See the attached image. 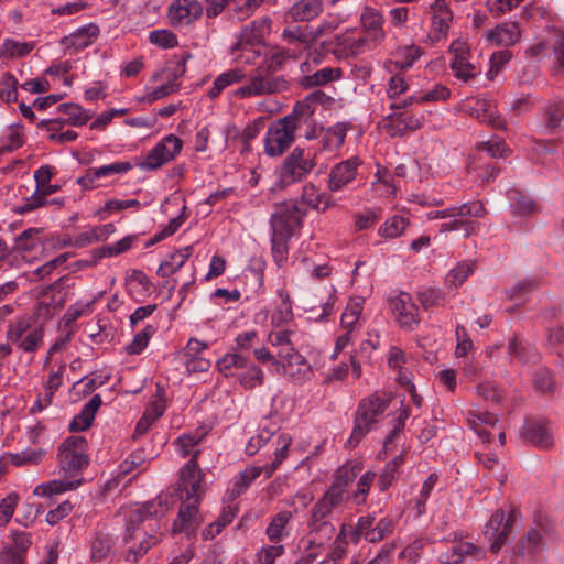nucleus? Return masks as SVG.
<instances>
[{
	"label": "nucleus",
	"instance_id": "nucleus-14",
	"mask_svg": "<svg viewBox=\"0 0 564 564\" xmlns=\"http://www.w3.org/2000/svg\"><path fill=\"white\" fill-rule=\"evenodd\" d=\"M514 522L513 511L506 517V512L502 509L496 510L487 525L485 534L491 542L490 551L497 554L501 547L506 544L507 539L511 532Z\"/></svg>",
	"mask_w": 564,
	"mask_h": 564
},
{
	"label": "nucleus",
	"instance_id": "nucleus-15",
	"mask_svg": "<svg viewBox=\"0 0 564 564\" xmlns=\"http://www.w3.org/2000/svg\"><path fill=\"white\" fill-rule=\"evenodd\" d=\"M361 163L358 156H351L332 166L327 178L328 191L336 193L351 185L357 180Z\"/></svg>",
	"mask_w": 564,
	"mask_h": 564
},
{
	"label": "nucleus",
	"instance_id": "nucleus-34",
	"mask_svg": "<svg viewBox=\"0 0 564 564\" xmlns=\"http://www.w3.org/2000/svg\"><path fill=\"white\" fill-rule=\"evenodd\" d=\"M282 367L285 375L299 382L308 380L313 375L311 365L299 351L293 354V357Z\"/></svg>",
	"mask_w": 564,
	"mask_h": 564
},
{
	"label": "nucleus",
	"instance_id": "nucleus-10",
	"mask_svg": "<svg viewBox=\"0 0 564 564\" xmlns=\"http://www.w3.org/2000/svg\"><path fill=\"white\" fill-rule=\"evenodd\" d=\"M305 215L306 209L302 208L299 202L279 204L270 217L271 232L293 237L294 232L302 227Z\"/></svg>",
	"mask_w": 564,
	"mask_h": 564
},
{
	"label": "nucleus",
	"instance_id": "nucleus-2",
	"mask_svg": "<svg viewBox=\"0 0 564 564\" xmlns=\"http://www.w3.org/2000/svg\"><path fill=\"white\" fill-rule=\"evenodd\" d=\"M272 20L270 17H262L245 25L237 36V42L231 46V55L241 63H253L261 53L254 47L264 42L270 34Z\"/></svg>",
	"mask_w": 564,
	"mask_h": 564
},
{
	"label": "nucleus",
	"instance_id": "nucleus-46",
	"mask_svg": "<svg viewBox=\"0 0 564 564\" xmlns=\"http://www.w3.org/2000/svg\"><path fill=\"white\" fill-rule=\"evenodd\" d=\"M545 128L551 132L558 129L564 121V100H554L544 108Z\"/></svg>",
	"mask_w": 564,
	"mask_h": 564
},
{
	"label": "nucleus",
	"instance_id": "nucleus-9",
	"mask_svg": "<svg viewBox=\"0 0 564 564\" xmlns=\"http://www.w3.org/2000/svg\"><path fill=\"white\" fill-rule=\"evenodd\" d=\"M379 43L362 35L360 37L351 36L350 32L337 34L328 42H323V47L330 51L337 59H348L365 54L373 50Z\"/></svg>",
	"mask_w": 564,
	"mask_h": 564
},
{
	"label": "nucleus",
	"instance_id": "nucleus-36",
	"mask_svg": "<svg viewBox=\"0 0 564 564\" xmlns=\"http://www.w3.org/2000/svg\"><path fill=\"white\" fill-rule=\"evenodd\" d=\"M246 73L242 68H234L221 73L216 77L212 87L208 90V97L212 99L217 98L225 88L230 85L240 83L245 79Z\"/></svg>",
	"mask_w": 564,
	"mask_h": 564
},
{
	"label": "nucleus",
	"instance_id": "nucleus-59",
	"mask_svg": "<svg viewBox=\"0 0 564 564\" xmlns=\"http://www.w3.org/2000/svg\"><path fill=\"white\" fill-rule=\"evenodd\" d=\"M149 40L153 45L162 48H173L177 46V36L170 30H154L150 32Z\"/></svg>",
	"mask_w": 564,
	"mask_h": 564
},
{
	"label": "nucleus",
	"instance_id": "nucleus-24",
	"mask_svg": "<svg viewBox=\"0 0 564 564\" xmlns=\"http://www.w3.org/2000/svg\"><path fill=\"white\" fill-rule=\"evenodd\" d=\"M522 436L525 442L547 448L552 445L547 422L544 420H527L522 427Z\"/></svg>",
	"mask_w": 564,
	"mask_h": 564
},
{
	"label": "nucleus",
	"instance_id": "nucleus-8",
	"mask_svg": "<svg viewBox=\"0 0 564 564\" xmlns=\"http://www.w3.org/2000/svg\"><path fill=\"white\" fill-rule=\"evenodd\" d=\"M169 495H159L153 500L143 505L137 506L131 509L128 514L127 528L123 535V541L128 544L132 539L137 538L141 531V524L152 518L163 517L169 509L170 499Z\"/></svg>",
	"mask_w": 564,
	"mask_h": 564
},
{
	"label": "nucleus",
	"instance_id": "nucleus-40",
	"mask_svg": "<svg viewBox=\"0 0 564 564\" xmlns=\"http://www.w3.org/2000/svg\"><path fill=\"white\" fill-rule=\"evenodd\" d=\"M445 0H435V3L432 6L434 9L433 15V31L434 33H438L435 39L440 40L442 36L447 34L449 29V22L452 21V12L444 7Z\"/></svg>",
	"mask_w": 564,
	"mask_h": 564
},
{
	"label": "nucleus",
	"instance_id": "nucleus-17",
	"mask_svg": "<svg viewBox=\"0 0 564 564\" xmlns=\"http://www.w3.org/2000/svg\"><path fill=\"white\" fill-rule=\"evenodd\" d=\"M391 304L401 327L414 329L419 326L421 322L419 307L410 293L401 292L395 299L391 300Z\"/></svg>",
	"mask_w": 564,
	"mask_h": 564
},
{
	"label": "nucleus",
	"instance_id": "nucleus-30",
	"mask_svg": "<svg viewBox=\"0 0 564 564\" xmlns=\"http://www.w3.org/2000/svg\"><path fill=\"white\" fill-rule=\"evenodd\" d=\"M468 554H473L477 558H482L485 556V551L478 549L470 542H462L446 552H443L438 558L443 564H460L464 557Z\"/></svg>",
	"mask_w": 564,
	"mask_h": 564
},
{
	"label": "nucleus",
	"instance_id": "nucleus-37",
	"mask_svg": "<svg viewBox=\"0 0 564 564\" xmlns=\"http://www.w3.org/2000/svg\"><path fill=\"white\" fill-rule=\"evenodd\" d=\"M468 422L470 427L482 440V442H490L491 433L487 427H494L498 423V417L489 412L470 413Z\"/></svg>",
	"mask_w": 564,
	"mask_h": 564
},
{
	"label": "nucleus",
	"instance_id": "nucleus-33",
	"mask_svg": "<svg viewBox=\"0 0 564 564\" xmlns=\"http://www.w3.org/2000/svg\"><path fill=\"white\" fill-rule=\"evenodd\" d=\"M521 33L517 23L509 22L487 32V39L499 45L510 46L520 40Z\"/></svg>",
	"mask_w": 564,
	"mask_h": 564
},
{
	"label": "nucleus",
	"instance_id": "nucleus-57",
	"mask_svg": "<svg viewBox=\"0 0 564 564\" xmlns=\"http://www.w3.org/2000/svg\"><path fill=\"white\" fill-rule=\"evenodd\" d=\"M360 470L361 467L358 464L344 465L335 471L333 484H337L346 491L348 485L354 481Z\"/></svg>",
	"mask_w": 564,
	"mask_h": 564
},
{
	"label": "nucleus",
	"instance_id": "nucleus-44",
	"mask_svg": "<svg viewBox=\"0 0 564 564\" xmlns=\"http://www.w3.org/2000/svg\"><path fill=\"white\" fill-rule=\"evenodd\" d=\"M239 383L248 390L262 386L264 381L263 371L247 359V367L237 375Z\"/></svg>",
	"mask_w": 564,
	"mask_h": 564
},
{
	"label": "nucleus",
	"instance_id": "nucleus-32",
	"mask_svg": "<svg viewBox=\"0 0 564 564\" xmlns=\"http://www.w3.org/2000/svg\"><path fill=\"white\" fill-rule=\"evenodd\" d=\"M192 253V246H187L183 249L175 250L160 263L156 274L162 278L172 275L185 264V262L188 260Z\"/></svg>",
	"mask_w": 564,
	"mask_h": 564
},
{
	"label": "nucleus",
	"instance_id": "nucleus-31",
	"mask_svg": "<svg viewBox=\"0 0 564 564\" xmlns=\"http://www.w3.org/2000/svg\"><path fill=\"white\" fill-rule=\"evenodd\" d=\"M59 188V185L46 183L45 186H41L39 191L36 189L30 197H28L23 205L14 207L13 212L18 215H22L42 207L48 204L46 197L58 192Z\"/></svg>",
	"mask_w": 564,
	"mask_h": 564
},
{
	"label": "nucleus",
	"instance_id": "nucleus-28",
	"mask_svg": "<svg viewBox=\"0 0 564 564\" xmlns=\"http://www.w3.org/2000/svg\"><path fill=\"white\" fill-rule=\"evenodd\" d=\"M535 524H536V527L531 528L527 532L524 538L513 546V552L516 555H524L525 553H534L539 549V546L542 542V539H543L542 534L546 533L547 530H546L542 519H536Z\"/></svg>",
	"mask_w": 564,
	"mask_h": 564
},
{
	"label": "nucleus",
	"instance_id": "nucleus-63",
	"mask_svg": "<svg viewBox=\"0 0 564 564\" xmlns=\"http://www.w3.org/2000/svg\"><path fill=\"white\" fill-rule=\"evenodd\" d=\"M455 209L453 217H484L486 215V209L480 200L468 202L462 204L457 207H452Z\"/></svg>",
	"mask_w": 564,
	"mask_h": 564
},
{
	"label": "nucleus",
	"instance_id": "nucleus-23",
	"mask_svg": "<svg viewBox=\"0 0 564 564\" xmlns=\"http://www.w3.org/2000/svg\"><path fill=\"white\" fill-rule=\"evenodd\" d=\"M323 12V0H299L285 13L293 22H305L317 18Z\"/></svg>",
	"mask_w": 564,
	"mask_h": 564
},
{
	"label": "nucleus",
	"instance_id": "nucleus-58",
	"mask_svg": "<svg viewBox=\"0 0 564 564\" xmlns=\"http://www.w3.org/2000/svg\"><path fill=\"white\" fill-rule=\"evenodd\" d=\"M347 127L345 123H336L329 127L324 135V145L328 148H339L346 139Z\"/></svg>",
	"mask_w": 564,
	"mask_h": 564
},
{
	"label": "nucleus",
	"instance_id": "nucleus-42",
	"mask_svg": "<svg viewBox=\"0 0 564 564\" xmlns=\"http://www.w3.org/2000/svg\"><path fill=\"white\" fill-rule=\"evenodd\" d=\"M290 58H297L294 50L278 48L269 55H265L260 66L275 74L284 67L285 62Z\"/></svg>",
	"mask_w": 564,
	"mask_h": 564
},
{
	"label": "nucleus",
	"instance_id": "nucleus-48",
	"mask_svg": "<svg viewBox=\"0 0 564 564\" xmlns=\"http://www.w3.org/2000/svg\"><path fill=\"white\" fill-rule=\"evenodd\" d=\"M409 225L410 220L408 218L393 215L379 228L378 234L390 239L398 238L404 232Z\"/></svg>",
	"mask_w": 564,
	"mask_h": 564
},
{
	"label": "nucleus",
	"instance_id": "nucleus-45",
	"mask_svg": "<svg viewBox=\"0 0 564 564\" xmlns=\"http://www.w3.org/2000/svg\"><path fill=\"white\" fill-rule=\"evenodd\" d=\"M33 42H18L13 39H6L0 47V56L6 58L24 57L34 48Z\"/></svg>",
	"mask_w": 564,
	"mask_h": 564
},
{
	"label": "nucleus",
	"instance_id": "nucleus-19",
	"mask_svg": "<svg viewBox=\"0 0 564 564\" xmlns=\"http://www.w3.org/2000/svg\"><path fill=\"white\" fill-rule=\"evenodd\" d=\"M204 8L198 0H175L169 8L172 24H191L198 20Z\"/></svg>",
	"mask_w": 564,
	"mask_h": 564
},
{
	"label": "nucleus",
	"instance_id": "nucleus-11",
	"mask_svg": "<svg viewBox=\"0 0 564 564\" xmlns=\"http://www.w3.org/2000/svg\"><path fill=\"white\" fill-rule=\"evenodd\" d=\"M183 141L174 135L169 134L152 148L144 159L138 163L143 171H154L164 164L173 161L182 151Z\"/></svg>",
	"mask_w": 564,
	"mask_h": 564
},
{
	"label": "nucleus",
	"instance_id": "nucleus-54",
	"mask_svg": "<svg viewBox=\"0 0 564 564\" xmlns=\"http://www.w3.org/2000/svg\"><path fill=\"white\" fill-rule=\"evenodd\" d=\"M345 490L337 484H333L316 502L319 506L327 507L330 511L337 508L344 500Z\"/></svg>",
	"mask_w": 564,
	"mask_h": 564
},
{
	"label": "nucleus",
	"instance_id": "nucleus-41",
	"mask_svg": "<svg viewBox=\"0 0 564 564\" xmlns=\"http://www.w3.org/2000/svg\"><path fill=\"white\" fill-rule=\"evenodd\" d=\"M261 474L260 466H249L240 471L234 479L231 497L236 498L242 495Z\"/></svg>",
	"mask_w": 564,
	"mask_h": 564
},
{
	"label": "nucleus",
	"instance_id": "nucleus-29",
	"mask_svg": "<svg viewBox=\"0 0 564 564\" xmlns=\"http://www.w3.org/2000/svg\"><path fill=\"white\" fill-rule=\"evenodd\" d=\"M293 519V512L290 510H282L274 514L267 529L265 534L271 543H279L284 536L289 535L288 525Z\"/></svg>",
	"mask_w": 564,
	"mask_h": 564
},
{
	"label": "nucleus",
	"instance_id": "nucleus-5",
	"mask_svg": "<svg viewBox=\"0 0 564 564\" xmlns=\"http://www.w3.org/2000/svg\"><path fill=\"white\" fill-rule=\"evenodd\" d=\"M288 89L289 82L284 76L275 75L259 66L250 74L249 83L236 89L234 96L237 98H249L278 94Z\"/></svg>",
	"mask_w": 564,
	"mask_h": 564
},
{
	"label": "nucleus",
	"instance_id": "nucleus-43",
	"mask_svg": "<svg viewBox=\"0 0 564 564\" xmlns=\"http://www.w3.org/2000/svg\"><path fill=\"white\" fill-rule=\"evenodd\" d=\"M57 111L68 116L67 119L63 120L65 121V124L67 123L70 126H85L91 117L85 112V109L82 106L74 102L61 104L57 107Z\"/></svg>",
	"mask_w": 564,
	"mask_h": 564
},
{
	"label": "nucleus",
	"instance_id": "nucleus-51",
	"mask_svg": "<svg viewBox=\"0 0 564 564\" xmlns=\"http://www.w3.org/2000/svg\"><path fill=\"white\" fill-rule=\"evenodd\" d=\"M292 237L271 232V251L275 263L281 267L288 259L289 241Z\"/></svg>",
	"mask_w": 564,
	"mask_h": 564
},
{
	"label": "nucleus",
	"instance_id": "nucleus-62",
	"mask_svg": "<svg viewBox=\"0 0 564 564\" xmlns=\"http://www.w3.org/2000/svg\"><path fill=\"white\" fill-rule=\"evenodd\" d=\"M274 430L263 427L259 433L252 436L246 445V454L248 456L256 455L261 447H263L274 435Z\"/></svg>",
	"mask_w": 564,
	"mask_h": 564
},
{
	"label": "nucleus",
	"instance_id": "nucleus-60",
	"mask_svg": "<svg viewBox=\"0 0 564 564\" xmlns=\"http://www.w3.org/2000/svg\"><path fill=\"white\" fill-rule=\"evenodd\" d=\"M45 455V451L43 449H34L28 448L22 451L21 453H15L10 456V460L15 466H23L30 464H37L42 460Z\"/></svg>",
	"mask_w": 564,
	"mask_h": 564
},
{
	"label": "nucleus",
	"instance_id": "nucleus-25",
	"mask_svg": "<svg viewBox=\"0 0 564 564\" xmlns=\"http://www.w3.org/2000/svg\"><path fill=\"white\" fill-rule=\"evenodd\" d=\"M99 35V28L95 23H89L79 28L68 36L62 39V44L66 48L79 51L88 47Z\"/></svg>",
	"mask_w": 564,
	"mask_h": 564
},
{
	"label": "nucleus",
	"instance_id": "nucleus-3",
	"mask_svg": "<svg viewBox=\"0 0 564 564\" xmlns=\"http://www.w3.org/2000/svg\"><path fill=\"white\" fill-rule=\"evenodd\" d=\"M31 316H21L10 322L6 337L19 350L28 354L36 352L44 341V328L42 325H34Z\"/></svg>",
	"mask_w": 564,
	"mask_h": 564
},
{
	"label": "nucleus",
	"instance_id": "nucleus-22",
	"mask_svg": "<svg viewBox=\"0 0 564 564\" xmlns=\"http://www.w3.org/2000/svg\"><path fill=\"white\" fill-rule=\"evenodd\" d=\"M116 551V539L108 532L97 531L90 540V560L95 563L107 561Z\"/></svg>",
	"mask_w": 564,
	"mask_h": 564
},
{
	"label": "nucleus",
	"instance_id": "nucleus-27",
	"mask_svg": "<svg viewBox=\"0 0 564 564\" xmlns=\"http://www.w3.org/2000/svg\"><path fill=\"white\" fill-rule=\"evenodd\" d=\"M360 21L362 28L367 32L366 35L378 43L384 39L386 33L382 29L384 19L378 10L371 7H366L361 13Z\"/></svg>",
	"mask_w": 564,
	"mask_h": 564
},
{
	"label": "nucleus",
	"instance_id": "nucleus-39",
	"mask_svg": "<svg viewBox=\"0 0 564 564\" xmlns=\"http://www.w3.org/2000/svg\"><path fill=\"white\" fill-rule=\"evenodd\" d=\"M247 359L240 354H226L219 360L216 366L218 371L225 377H237L240 370L247 367Z\"/></svg>",
	"mask_w": 564,
	"mask_h": 564
},
{
	"label": "nucleus",
	"instance_id": "nucleus-61",
	"mask_svg": "<svg viewBox=\"0 0 564 564\" xmlns=\"http://www.w3.org/2000/svg\"><path fill=\"white\" fill-rule=\"evenodd\" d=\"M451 68L455 77L467 82L476 76L475 66L466 57H454L451 62Z\"/></svg>",
	"mask_w": 564,
	"mask_h": 564
},
{
	"label": "nucleus",
	"instance_id": "nucleus-12",
	"mask_svg": "<svg viewBox=\"0 0 564 564\" xmlns=\"http://www.w3.org/2000/svg\"><path fill=\"white\" fill-rule=\"evenodd\" d=\"M332 518L333 511L327 507L317 503L313 506L307 520L310 545L322 546L333 538L336 529Z\"/></svg>",
	"mask_w": 564,
	"mask_h": 564
},
{
	"label": "nucleus",
	"instance_id": "nucleus-7",
	"mask_svg": "<svg viewBox=\"0 0 564 564\" xmlns=\"http://www.w3.org/2000/svg\"><path fill=\"white\" fill-rule=\"evenodd\" d=\"M58 466L75 477L89 464L88 444L84 436H69L58 447Z\"/></svg>",
	"mask_w": 564,
	"mask_h": 564
},
{
	"label": "nucleus",
	"instance_id": "nucleus-26",
	"mask_svg": "<svg viewBox=\"0 0 564 564\" xmlns=\"http://www.w3.org/2000/svg\"><path fill=\"white\" fill-rule=\"evenodd\" d=\"M513 216L529 217L538 213L536 203L525 193L511 188L507 192Z\"/></svg>",
	"mask_w": 564,
	"mask_h": 564
},
{
	"label": "nucleus",
	"instance_id": "nucleus-52",
	"mask_svg": "<svg viewBox=\"0 0 564 564\" xmlns=\"http://www.w3.org/2000/svg\"><path fill=\"white\" fill-rule=\"evenodd\" d=\"M0 99L6 102L18 99V79L11 73H4L0 79Z\"/></svg>",
	"mask_w": 564,
	"mask_h": 564
},
{
	"label": "nucleus",
	"instance_id": "nucleus-13",
	"mask_svg": "<svg viewBox=\"0 0 564 564\" xmlns=\"http://www.w3.org/2000/svg\"><path fill=\"white\" fill-rule=\"evenodd\" d=\"M200 451H195L189 460L180 470V488L186 492V500L195 502L196 506L203 496L202 481L204 475L198 467V455Z\"/></svg>",
	"mask_w": 564,
	"mask_h": 564
},
{
	"label": "nucleus",
	"instance_id": "nucleus-4",
	"mask_svg": "<svg viewBox=\"0 0 564 564\" xmlns=\"http://www.w3.org/2000/svg\"><path fill=\"white\" fill-rule=\"evenodd\" d=\"M389 405V400L383 399L377 394H372L368 399H362L359 402L358 409L355 414L354 429L346 445L356 447L362 437L368 434L378 420Z\"/></svg>",
	"mask_w": 564,
	"mask_h": 564
},
{
	"label": "nucleus",
	"instance_id": "nucleus-64",
	"mask_svg": "<svg viewBox=\"0 0 564 564\" xmlns=\"http://www.w3.org/2000/svg\"><path fill=\"white\" fill-rule=\"evenodd\" d=\"M18 501L19 496L15 492H11L0 500V527H4L9 523L14 513Z\"/></svg>",
	"mask_w": 564,
	"mask_h": 564
},
{
	"label": "nucleus",
	"instance_id": "nucleus-50",
	"mask_svg": "<svg viewBox=\"0 0 564 564\" xmlns=\"http://www.w3.org/2000/svg\"><path fill=\"white\" fill-rule=\"evenodd\" d=\"M82 484V479L77 480H53L47 484H42L35 489L36 495H43V496H52L55 494H61L66 490L75 489Z\"/></svg>",
	"mask_w": 564,
	"mask_h": 564
},
{
	"label": "nucleus",
	"instance_id": "nucleus-18",
	"mask_svg": "<svg viewBox=\"0 0 564 564\" xmlns=\"http://www.w3.org/2000/svg\"><path fill=\"white\" fill-rule=\"evenodd\" d=\"M202 521L198 506H196L195 502L183 501L177 517L173 521L171 531L173 534L186 533L187 535H192L195 534Z\"/></svg>",
	"mask_w": 564,
	"mask_h": 564
},
{
	"label": "nucleus",
	"instance_id": "nucleus-35",
	"mask_svg": "<svg viewBox=\"0 0 564 564\" xmlns=\"http://www.w3.org/2000/svg\"><path fill=\"white\" fill-rule=\"evenodd\" d=\"M341 75L343 70L338 67H324L312 75L302 77L300 83L304 88H313L338 80Z\"/></svg>",
	"mask_w": 564,
	"mask_h": 564
},
{
	"label": "nucleus",
	"instance_id": "nucleus-47",
	"mask_svg": "<svg viewBox=\"0 0 564 564\" xmlns=\"http://www.w3.org/2000/svg\"><path fill=\"white\" fill-rule=\"evenodd\" d=\"M416 299L422 307L427 311L433 307L442 306L445 302V294L433 286H422L416 291Z\"/></svg>",
	"mask_w": 564,
	"mask_h": 564
},
{
	"label": "nucleus",
	"instance_id": "nucleus-56",
	"mask_svg": "<svg viewBox=\"0 0 564 564\" xmlns=\"http://www.w3.org/2000/svg\"><path fill=\"white\" fill-rule=\"evenodd\" d=\"M285 547L282 544L273 543L272 545L262 546L256 554L253 564H274L275 560L282 556Z\"/></svg>",
	"mask_w": 564,
	"mask_h": 564
},
{
	"label": "nucleus",
	"instance_id": "nucleus-55",
	"mask_svg": "<svg viewBox=\"0 0 564 564\" xmlns=\"http://www.w3.org/2000/svg\"><path fill=\"white\" fill-rule=\"evenodd\" d=\"M155 328L147 325L141 332L134 335L132 341L126 347L129 355H139L149 344L150 337L154 334Z\"/></svg>",
	"mask_w": 564,
	"mask_h": 564
},
{
	"label": "nucleus",
	"instance_id": "nucleus-53",
	"mask_svg": "<svg viewBox=\"0 0 564 564\" xmlns=\"http://www.w3.org/2000/svg\"><path fill=\"white\" fill-rule=\"evenodd\" d=\"M473 272L474 267L471 263L460 262L448 272L445 283L449 286L458 288Z\"/></svg>",
	"mask_w": 564,
	"mask_h": 564
},
{
	"label": "nucleus",
	"instance_id": "nucleus-21",
	"mask_svg": "<svg viewBox=\"0 0 564 564\" xmlns=\"http://www.w3.org/2000/svg\"><path fill=\"white\" fill-rule=\"evenodd\" d=\"M297 202L300 206L304 204L317 213H324L336 205L329 193L319 192L313 183H306L303 186L301 198Z\"/></svg>",
	"mask_w": 564,
	"mask_h": 564
},
{
	"label": "nucleus",
	"instance_id": "nucleus-20",
	"mask_svg": "<svg viewBox=\"0 0 564 564\" xmlns=\"http://www.w3.org/2000/svg\"><path fill=\"white\" fill-rule=\"evenodd\" d=\"M388 120L384 131L390 138H402L419 130L423 124V116L416 117L403 112L389 115Z\"/></svg>",
	"mask_w": 564,
	"mask_h": 564
},
{
	"label": "nucleus",
	"instance_id": "nucleus-1",
	"mask_svg": "<svg viewBox=\"0 0 564 564\" xmlns=\"http://www.w3.org/2000/svg\"><path fill=\"white\" fill-rule=\"evenodd\" d=\"M314 109L306 102H296L288 116L274 120L269 126L264 138V153L268 156H281L295 141V132L308 124Z\"/></svg>",
	"mask_w": 564,
	"mask_h": 564
},
{
	"label": "nucleus",
	"instance_id": "nucleus-38",
	"mask_svg": "<svg viewBox=\"0 0 564 564\" xmlns=\"http://www.w3.org/2000/svg\"><path fill=\"white\" fill-rule=\"evenodd\" d=\"M238 508L237 506H226L223 508L220 516L216 521L210 523L206 529L203 530L202 536L204 540H213L216 535H218L221 530L230 524L235 517L237 516Z\"/></svg>",
	"mask_w": 564,
	"mask_h": 564
},
{
	"label": "nucleus",
	"instance_id": "nucleus-49",
	"mask_svg": "<svg viewBox=\"0 0 564 564\" xmlns=\"http://www.w3.org/2000/svg\"><path fill=\"white\" fill-rule=\"evenodd\" d=\"M42 228H29L22 231L14 240V249L19 251L35 250L41 243L40 234Z\"/></svg>",
	"mask_w": 564,
	"mask_h": 564
},
{
	"label": "nucleus",
	"instance_id": "nucleus-6",
	"mask_svg": "<svg viewBox=\"0 0 564 564\" xmlns=\"http://www.w3.org/2000/svg\"><path fill=\"white\" fill-rule=\"evenodd\" d=\"M316 166L315 155L310 151L296 147L283 160L278 170L279 183L281 187L305 178Z\"/></svg>",
	"mask_w": 564,
	"mask_h": 564
},
{
	"label": "nucleus",
	"instance_id": "nucleus-16",
	"mask_svg": "<svg viewBox=\"0 0 564 564\" xmlns=\"http://www.w3.org/2000/svg\"><path fill=\"white\" fill-rule=\"evenodd\" d=\"M464 110L481 123L498 129L506 130L507 124L497 111L496 105L490 99L468 98L465 100Z\"/></svg>",
	"mask_w": 564,
	"mask_h": 564
}]
</instances>
